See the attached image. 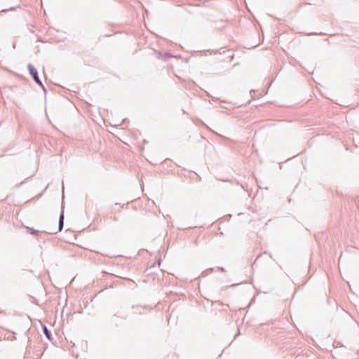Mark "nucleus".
I'll use <instances>...</instances> for the list:
<instances>
[{
    "label": "nucleus",
    "instance_id": "obj_1",
    "mask_svg": "<svg viewBox=\"0 0 359 359\" xmlns=\"http://www.w3.org/2000/svg\"><path fill=\"white\" fill-rule=\"evenodd\" d=\"M28 69H29L30 74L33 76L34 81L36 82H37L38 83L41 84V83L38 77L36 69L31 65H29L28 66Z\"/></svg>",
    "mask_w": 359,
    "mask_h": 359
},
{
    "label": "nucleus",
    "instance_id": "obj_2",
    "mask_svg": "<svg viewBox=\"0 0 359 359\" xmlns=\"http://www.w3.org/2000/svg\"><path fill=\"white\" fill-rule=\"evenodd\" d=\"M63 220H64V215L62 212L60 216V221H59V231H62L63 227Z\"/></svg>",
    "mask_w": 359,
    "mask_h": 359
},
{
    "label": "nucleus",
    "instance_id": "obj_3",
    "mask_svg": "<svg viewBox=\"0 0 359 359\" xmlns=\"http://www.w3.org/2000/svg\"><path fill=\"white\" fill-rule=\"evenodd\" d=\"M27 229L28 232L30 233L31 234H38V231L34 230L32 228L27 227Z\"/></svg>",
    "mask_w": 359,
    "mask_h": 359
},
{
    "label": "nucleus",
    "instance_id": "obj_4",
    "mask_svg": "<svg viewBox=\"0 0 359 359\" xmlns=\"http://www.w3.org/2000/svg\"><path fill=\"white\" fill-rule=\"evenodd\" d=\"M43 332L46 334V336L48 339H50V333H49V332H48V329H47V327L46 326L43 327Z\"/></svg>",
    "mask_w": 359,
    "mask_h": 359
}]
</instances>
